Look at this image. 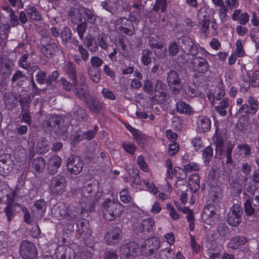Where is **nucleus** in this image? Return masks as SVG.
Returning <instances> with one entry per match:
<instances>
[{"label":"nucleus","instance_id":"nucleus-1","mask_svg":"<svg viewBox=\"0 0 259 259\" xmlns=\"http://www.w3.org/2000/svg\"><path fill=\"white\" fill-rule=\"evenodd\" d=\"M213 139L215 146V151L220 154L221 158H226V163L232 164L233 145L228 141L226 131L217 128Z\"/></svg>","mask_w":259,"mask_h":259},{"label":"nucleus","instance_id":"nucleus-2","mask_svg":"<svg viewBox=\"0 0 259 259\" xmlns=\"http://www.w3.org/2000/svg\"><path fill=\"white\" fill-rule=\"evenodd\" d=\"M127 245L130 253L136 257L142 254H153L155 250L159 248L160 241L156 238H149L145 241L143 245L131 242Z\"/></svg>","mask_w":259,"mask_h":259},{"label":"nucleus","instance_id":"nucleus-3","mask_svg":"<svg viewBox=\"0 0 259 259\" xmlns=\"http://www.w3.org/2000/svg\"><path fill=\"white\" fill-rule=\"evenodd\" d=\"M236 104L240 106L237 114L243 117H248L254 115L259 109V102L252 96L247 98L244 103L241 98H237Z\"/></svg>","mask_w":259,"mask_h":259},{"label":"nucleus","instance_id":"nucleus-4","mask_svg":"<svg viewBox=\"0 0 259 259\" xmlns=\"http://www.w3.org/2000/svg\"><path fill=\"white\" fill-rule=\"evenodd\" d=\"M103 215L107 221L113 220L120 215L123 211L124 206L118 201H113L106 199L103 203Z\"/></svg>","mask_w":259,"mask_h":259},{"label":"nucleus","instance_id":"nucleus-5","mask_svg":"<svg viewBox=\"0 0 259 259\" xmlns=\"http://www.w3.org/2000/svg\"><path fill=\"white\" fill-rule=\"evenodd\" d=\"M81 194L85 198V202L92 205L96 203L102 196V193L99 191V185L96 183L85 184L82 188Z\"/></svg>","mask_w":259,"mask_h":259},{"label":"nucleus","instance_id":"nucleus-6","mask_svg":"<svg viewBox=\"0 0 259 259\" xmlns=\"http://www.w3.org/2000/svg\"><path fill=\"white\" fill-rule=\"evenodd\" d=\"M83 163L81 158L77 155H72L68 157L66 169L71 174L77 175L80 174L83 168Z\"/></svg>","mask_w":259,"mask_h":259},{"label":"nucleus","instance_id":"nucleus-7","mask_svg":"<svg viewBox=\"0 0 259 259\" xmlns=\"http://www.w3.org/2000/svg\"><path fill=\"white\" fill-rule=\"evenodd\" d=\"M166 81L172 94L176 95L181 92L182 89L181 80L176 71L171 70L168 73Z\"/></svg>","mask_w":259,"mask_h":259},{"label":"nucleus","instance_id":"nucleus-8","mask_svg":"<svg viewBox=\"0 0 259 259\" xmlns=\"http://www.w3.org/2000/svg\"><path fill=\"white\" fill-rule=\"evenodd\" d=\"M62 121V117L57 115L51 116L47 120L44 122V128L47 132L55 133L56 134H61L65 132V130L61 131L60 128V122Z\"/></svg>","mask_w":259,"mask_h":259},{"label":"nucleus","instance_id":"nucleus-9","mask_svg":"<svg viewBox=\"0 0 259 259\" xmlns=\"http://www.w3.org/2000/svg\"><path fill=\"white\" fill-rule=\"evenodd\" d=\"M116 31L128 35H132L135 33V27L132 21L122 17L117 19L114 23Z\"/></svg>","mask_w":259,"mask_h":259},{"label":"nucleus","instance_id":"nucleus-10","mask_svg":"<svg viewBox=\"0 0 259 259\" xmlns=\"http://www.w3.org/2000/svg\"><path fill=\"white\" fill-rule=\"evenodd\" d=\"M155 98L160 104L165 103L169 97L166 84L160 80L154 84Z\"/></svg>","mask_w":259,"mask_h":259},{"label":"nucleus","instance_id":"nucleus-11","mask_svg":"<svg viewBox=\"0 0 259 259\" xmlns=\"http://www.w3.org/2000/svg\"><path fill=\"white\" fill-rule=\"evenodd\" d=\"M242 208L238 204H234L228 214L227 222L232 226H237L242 221Z\"/></svg>","mask_w":259,"mask_h":259},{"label":"nucleus","instance_id":"nucleus-12","mask_svg":"<svg viewBox=\"0 0 259 259\" xmlns=\"http://www.w3.org/2000/svg\"><path fill=\"white\" fill-rule=\"evenodd\" d=\"M20 253L23 259H36L37 255L34 244L28 241H24L22 243Z\"/></svg>","mask_w":259,"mask_h":259},{"label":"nucleus","instance_id":"nucleus-13","mask_svg":"<svg viewBox=\"0 0 259 259\" xmlns=\"http://www.w3.org/2000/svg\"><path fill=\"white\" fill-rule=\"evenodd\" d=\"M178 43L182 44V50L187 54L196 55L199 51L198 47L195 45L192 39L188 36H183L180 38Z\"/></svg>","mask_w":259,"mask_h":259},{"label":"nucleus","instance_id":"nucleus-14","mask_svg":"<svg viewBox=\"0 0 259 259\" xmlns=\"http://www.w3.org/2000/svg\"><path fill=\"white\" fill-rule=\"evenodd\" d=\"M49 188L51 193L54 195L62 194L65 188V178L60 175L53 177L51 181Z\"/></svg>","mask_w":259,"mask_h":259},{"label":"nucleus","instance_id":"nucleus-15","mask_svg":"<svg viewBox=\"0 0 259 259\" xmlns=\"http://www.w3.org/2000/svg\"><path fill=\"white\" fill-rule=\"evenodd\" d=\"M73 92L75 95L81 101H86L90 97L88 85L79 84L77 80L73 81Z\"/></svg>","mask_w":259,"mask_h":259},{"label":"nucleus","instance_id":"nucleus-16","mask_svg":"<svg viewBox=\"0 0 259 259\" xmlns=\"http://www.w3.org/2000/svg\"><path fill=\"white\" fill-rule=\"evenodd\" d=\"M122 231L118 227H114L108 232L105 237L106 243L109 245H114L119 242L122 238Z\"/></svg>","mask_w":259,"mask_h":259},{"label":"nucleus","instance_id":"nucleus-17","mask_svg":"<svg viewBox=\"0 0 259 259\" xmlns=\"http://www.w3.org/2000/svg\"><path fill=\"white\" fill-rule=\"evenodd\" d=\"M194 70L198 73H206L209 69L208 61L201 57H196L191 61Z\"/></svg>","mask_w":259,"mask_h":259},{"label":"nucleus","instance_id":"nucleus-18","mask_svg":"<svg viewBox=\"0 0 259 259\" xmlns=\"http://www.w3.org/2000/svg\"><path fill=\"white\" fill-rule=\"evenodd\" d=\"M89 110L94 113H99L104 107V104L98 99L94 98H89L85 101Z\"/></svg>","mask_w":259,"mask_h":259},{"label":"nucleus","instance_id":"nucleus-19","mask_svg":"<svg viewBox=\"0 0 259 259\" xmlns=\"http://www.w3.org/2000/svg\"><path fill=\"white\" fill-rule=\"evenodd\" d=\"M70 114L72 120H75L77 123L85 122L88 119L87 111L80 106L74 107Z\"/></svg>","mask_w":259,"mask_h":259},{"label":"nucleus","instance_id":"nucleus-20","mask_svg":"<svg viewBox=\"0 0 259 259\" xmlns=\"http://www.w3.org/2000/svg\"><path fill=\"white\" fill-rule=\"evenodd\" d=\"M57 255L60 259H73L75 258V252L72 248L62 245L58 247Z\"/></svg>","mask_w":259,"mask_h":259},{"label":"nucleus","instance_id":"nucleus-21","mask_svg":"<svg viewBox=\"0 0 259 259\" xmlns=\"http://www.w3.org/2000/svg\"><path fill=\"white\" fill-rule=\"evenodd\" d=\"M47 208V203L43 200H37L33 205L32 213L35 218L41 219L42 214L46 211Z\"/></svg>","mask_w":259,"mask_h":259},{"label":"nucleus","instance_id":"nucleus-22","mask_svg":"<svg viewBox=\"0 0 259 259\" xmlns=\"http://www.w3.org/2000/svg\"><path fill=\"white\" fill-rule=\"evenodd\" d=\"M62 163V160L58 156L55 155L51 156L48 160V169L51 175L55 174Z\"/></svg>","mask_w":259,"mask_h":259},{"label":"nucleus","instance_id":"nucleus-23","mask_svg":"<svg viewBox=\"0 0 259 259\" xmlns=\"http://www.w3.org/2000/svg\"><path fill=\"white\" fill-rule=\"evenodd\" d=\"M231 17L233 21H237L241 25H246L249 22L250 18L247 12L241 13L240 9L235 10Z\"/></svg>","mask_w":259,"mask_h":259},{"label":"nucleus","instance_id":"nucleus-24","mask_svg":"<svg viewBox=\"0 0 259 259\" xmlns=\"http://www.w3.org/2000/svg\"><path fill=\"white\" fill-rule=\"evenodd\" d=\"M67 207L64 204H55L51 209L52 214L58 220L66 217Z\"/></svg>","mask_w":259,"mask_h":259},{"label":"nucleus","instance_id":"nucleus-25","mask_svg":"<svg viewBox=\"0 0 259 259\" xmlns=\"http://www.w3.org/2000/svg\"><path fill=\"white\" fill-rule=\"evenodd\" d=\"M176 107L177 112L181 114H186L190 115L195 112V111L189 104L181 100H179L176 103Z\"/></svg>","mask_w":259,"mask_h":259},{"label":"nucleus","instance_id":"nucleus-26","mask_svg":"<svg viewBox=\"0 0 259 259\" xmlns=\"http://www.w3.org/2000/svg\"><path fill=\"white\" fill-rule=\"evenodd\" d=\"M197 127L200 132L205 133L209 131L211 128L210 119L205 116L198 117L197 121Z\"/></svg>","mask_w":259,"mask_h":259},{"label":"nucleus","instance_id":"nucleus-27","mask_svg":"<svg viewBox=\"0 0 259 259\" xmlns=\"http://www.w3.org/2000/svg\"><path fill=\"white\" fill-rule=\"evenodd\" d=\"M148 45L152 50H154V49L160 50L161 53L158 55L160 58L164 57L166 56V49H164V50L162 49L163 47V43L158 41L156 36L149 37Z\"/></svg>","mask_w":259,"mask_h":259},{"label":"nucleus","instance_id":"nucleus-28","mask_svg":"<svg viewBox=\"0 0 259 259\" xmlns=\"http://www.w3.org/2000/svg\"><path fill=\"white\" fill-rule=\"evenodd\" d=\"M182 90L183 98L186 99L194 98L198 95L196 88L194 85H185Z\"/></svg>","mask_w":259,"mask_h":259},{"label":"nucleus","instance_id":"nucleus-29","mask_svg":"<svg viewBox=\"0 0 259 259\" xmlns=\"http://www.w3.org/2000/svg\"><path fill=\"white\" fill-rule=\"evenodd\" d=\"M82 12H81V7L78 9L71 8L68 12V17L71 22L77 24L82 21L81 18Z\"/></svg>","mask_w":259,"mask_h":259},{"label":"nucleus","instance_id":"nucleus-30","mask_svg":"<svg viewBox=\"0 0 259 259\" xmlns=\"http://www.w3.org/2000/svg\"><path fill=\"white\" fill-rule=\"evenodd\" d=\"M40 49L42 53L48 58H51L58 50L57 45L54 42L47 46L41 45Z\"/></svg>","mask_w":259,"mask_h":259},{"label":"nucleus","instance_id":"nucleus-31","mask_svg":"<svg viewBox=\"0 0 259 259\" xmlns=\"http://www.w3.org/2000/svg\"><path fill=\"white\" fill-rule=\"evenodd\" d=\"M229 105V100L227 98H224L221 100L217 105L214 107L215 111L221 116L227 115V109Z\"/></svg>","mask_w":259,"mask_h":259},{"label":"nucleus","instance_id":"nucleus-32","mask_svg":"<svg viewBox=\"0 0 259 259\" xmlns=\"http://www.w3.org/2000/svg\"><path fill=\"white\" fill-rule=\"evenodd\" d=\"M240 91L242 93H245L248 91L250 87V77L247 73H243L240 80Z\"/></svg>","mask_w":259,"mask_h":259},{"label":"nucleus","instance_id":"nucleus-33","mask_svg":"<svg viewBox=\"0 0 259 259\" xmlns=\"http://www.w3.org/2000/svg\"><path fill=\"white\" fill-rule=\"evenodd\" d=\"M154 225V221L152 218H148L143 220L139 226L140 232L146 234L150 232Z\"/></svg>","mask_w":259,"mask_h":259},{"label":"nucleus","instance_id":"nucleus-34","mask_svg":"<svg viewBox=\"0 0 259 259\" xmlns=\"http://www.w3.org/2000/svg\"><path fill=\"white\" fill-rule=\"evenodd\" d=\"M244 199H245V201L244 203V207L245 213L250 216L255 213L256 214V209H257L258 207H255L254 206H252V198H250L248 196L247 198L245 197Z\"/></svg>","mask_w":259,"mask_h":259},{"label":"nucleus","instance_id":"nucleus-35","mask_svg":"<svg viewBox=\"0 0 259 259\" xmlns=\"http://www.w3.org/2000/svg\"><path fill=\"white\" fill-rule=\"evenodd\" d=\"M36 149L40 154H45L49 151L50 146L46 138L42 137L38 139Z\"/></svg>","mask_w":259,"mask_h":259},{"label":"nucleus","instance_id":"nucleus-36","mask_svg":"<svg viewBox=\"0 0 259 259\" xmlns=\"http://www.w3.org/2000/svg\"><path fill=\"white\" fill-rule=\"evenodd\" d=\"M184 171L181 177H178L180 179L183 180L186 179L187 178V172H190L193 171H198L200 169L199 165L194 162H189L188 164H186L184 166Z\"/></svg>","mask_w":259,"mask_h":259},{"label":"nucleus","instance_id":"nucleus-37","mask_svg":"<svg viewBox=\"0 0 259 259\" xmlns=\"http://www.w3.org/2000/svg\"><path fill=\"white\" fill-rule=\"evenodd\" d=\"M46 160L41 157L34 158L31 164V166L37 172H41L46 166Z\"/></svg>","mask_w":259,"mask_h":259},{"label":"nucleus","instance_id":"nucleus-38","mask_svg":"<svg viewBox=\"0 0 259 259\" xmlns=\"http://www.w3.org/2000/svg\"><path fill=\"white\" fill-rule=\"evenodd\" d=\"M24 195L23 188L17 186L12 194L6 195V197L8 199H12L13 201L16 202V204H17L19 201V199H21V197L23 196Z\"/></svg>","mask_w":259,"mask_h":259},{"label":"nucleus","instance_id":"nucleus-39","mask_svg":"<svg viewBox=\"0 0 259 259\" xmlns=\"http://www.w3.org/2000/svg\"><path fill=\"white\" fill-rule=\"evenodd\" d=\"M65 71L72 81L77 79V71L76 65L70 61L65 65Z\"/></svg>","mask_w":259,"mask_h":259},{"label":"nucleus","instance_id":"nucleus-40","mask_svg":"<svg viewBox=\"0 0 259 259\" xmlns=\"http://www.w3.org/2000/svg\"><path fill=\"white\" fill-rule=\"evenodd\" d=\"M89 223L87 220H80L76 223L77 231L81 235L84 234H89L90 230L89 228Z\"/></svg>","mask_w":259,"mask_h":259},{"label":"nucleus","instance_id":"nucleus-41","mask_svg":"<svg viewBox=\"0 0 259 259\" xmlns=\"http://www.w3.org/2000/svg\"><path fill=\"white\" fill-rule=\"evenodd\" d=\"M28 16L33 20L38 21L41 19V16L36 8L28 6L25 10Z\"/></svg>","mask_w":259,"mask_h":259},{"label":"nucleus","instance_id":"nucleus-42","mask_svg":"<svg viewBox=\"0 0 259 259\" xmlns=\"http://www.w3.org/2000/svg\"><path fill=\"white\" fill-rule=\"evenodd\" d=\"M87 71L90 78L93 82L97 83L100 82L101 72L98 69L94 67H89Z\"/></svg>","mask_w":259,"mask_h":259},{"label":"nucleus","instance_id":"nucleus-43","mask_svg":"<svg viewBox=\"0 0 259 259\" xmlns=\"http://www.w3.org/2000/svg\"><path fill=\"white\" fill-rule=\"evenodd\" d=\"M28 76L20 70H17L11 77L12 82H16L18 84H21V82L25 81L28 79Z\"/></svg>","mask_w":259,"mask_h":259},{"label":"nucleus","instance_id":"nucleus-44","mask_svg":"<svg viewBox=\"0 0 259 259\" xmlns=\"http://www.w3.org/2000/svg\"><path fill=\"white\" fill-rule=\"evenodd\" d=\"M67 213L65 218L71 221H75L79 215V209L72 205L67 207Z\"/></svg>","mask_w":259,"mask_h":259},{"label":"nucleus","instance_id":"nucleus-45","mask_svg":"<svg viewBox=\"0 0 259 259\" xmlns=\"http://www.w3.org/2000/svg\"><path fill=\"white\" fill-rule=\"evenodd\" d=\"M6 204L7 205L5 209V211L8 218V220L10 221L15 215L14 212V201H13L12 199H7Z\"/></svg>","mask_w":259,"mask_h":259},{"label":"nucleus","instance_id":"nucleus-46","mask_svg":"<svg viewBox=\"0 0 259 259\" xmlns=\"http://www.w3.org/2000/svg\"><path fill=\"white\" fill-rule=\"evenodd\" d=\"M152 52L149 49L142 51L141 60L144 66H147L152 62Z\"/></svg>","mask_w":259,"mask_h":259},{"label":"nucleus","instance_id":"nucleus-47","mask_svg":"<svg viewBox=\"0 0 259 259\" xmlns=\"http://www.w3.org/2000/svg\"><path fill=\"white\" fill-rule=\"evenodd\" d=\"M29 57V54H23L18 60L19 65L22 68H23L28 71L31 69V64L27 61Z\"/></svg>","mask_w":259,"mask_h":259},{"label":"nucleus","instance_id":"nucleus-48","mask_svg":"<svg viewBox=\"0 0 259 259\" xmlns=\"http://www.w3.org/2000/svg\"><path fill=\"white\" fill-rule=\"evenodd\" d=\"M12 67V63L9 62L2 63L0 66V73L5 78L9 77L11 74Z\"/></svg>","mask_w":259,"mask_h":259},{"label":"nucleus","instance_id":"nucleus-49","mask_svg":"<svg viewBox=\"0 0 259 259\" xmlns=\"http://www.w3.org/2000/svg\"><path fill=\"white\" fill-rule=\"evenodd\" d=\"M213 154V150L211 147L207 146L203 150L202 153V157L204 159V163L208 165L211 160Z\"/></svg>","mask_w":259,"mask_h":259},{"label":"nucleus","instance_id":"nucleus-50","mask_svg":"<svg viewBox=\"0 0 259 259\" xmlns=\"http://www.w3.org/2000/svg\"><path fill=\"white\" fill-rule=\"evenodd\" d=\"M236 151L239 152V154L242 157H247L251 153V148L250 146L246 144H239L236 148Z\"/></svg>","mask_w":259,"mask_h":259},{"label":"nucleus","instance_id":"nucleus-51","mask_svg":"<svg viewBox=\"0 0 259 259\" xmlns=\"http://www.w3.org/2000/svg\"><path fill=\"white\" fill-rule=\"evenodd\" d=\"M101 6L111 13V14H113L115 10L116 9V4L114 1L111 0H106L101 3Z\"/></svg>","mask_w":259,"mask_h":259},{"label":"nucleus","instance_id":"nucleus-52","mask_svg":"<svg viewBox=\"0 0 259 259\" xmlns=\"http://www.w3.org/2000/svg\"><path fill=\"white\" fill-rule=\"evenodd\" d=\"M247 242V239L244 236H235L230 241L232 248L236 249L241 245H244Z\"/></svg>","mask_w":259,"mask_h":259},{"label":"nucleus","instance_id":"nucleus-53","mask_svg":"<svg viewBox=\"0 0 259 259\" xmlns=\"http://www.w3.org/2000/svg\"><path fill=\"white\" fill-rule=\"evenodd\" d=\"M167 6V0H155L154 5L153 6L152 10L157 12L159 10L162 13L165 12Z\"/></svg>","mask_w":259,"mask_h":259},{"label":"nucleus","instance_id":"nucleus-54","mask_svg":"<svg viewBox=\"0 0 259 259\" xmlns=\"http://www.w3.org/2000/svg\"><path fill=\"white\" fill-rule=\"evenodd\" d=\"M140 146H143L147 139V136L141 131L137 130L132 135Z\"/></svg>","mask_w":259,"mask_h":259},{"label":"nucleus","instance_id":"nucleus-55","mask_svg":"<svg viewBox=\"0 0 259 259\" xmlns=\"http://www.w3.org/2000/svg\"><path fill=\"white\" fill-rule=\"evenodd\" d=\"M81 12H82V14L84 15L83 16L87 17V20L89 23H93L96 20V15L90 10L84 7H81Z\"/></svg>","mask_w":259,"mask_h":259},{"label":"nucleus","instance_id":"nucleus-56","mask_svg":"<svg viewBox=\"0 0 259 259\" xmlns=\"http://www.w3.org/2000/svg\"><path fill=\"white\" fill-rule=\"evenodd\" d=\"M60 36L62 39L63 42L66 45L71 38L72 32L71 29L68 27H64L61 32Z\"/></svg>","mask_w":259,"mask_h":259},{"label":"nucleus","instance_id":"nucleus-57","mask_svg":"<svg viewBox=\"0 0 259 259\" xmlns=\"http://www.w3.org/2000/svg\"><path fill=\"white\" fill-rule=\"evenodd\" d=\"M121 259H134L135 256L133 255L128 248L127 244L122 245L120 250Z\"/></svg>","mask_w":259,"mask_h":259},{"label":"nucleus","instance_id":"nucleus-58","mask_svg":"<svg viewBox=\"0 0 259 259\" xmlns=\"http://www.w3.org/2000/svg\"><path fill=\"white\" fill-rule=\"evenodd\" d=\"M85 46L92 52H95L99 49L98 44L94 41V38L92 36L87 38V40L85 42Z\"/></svg>","mask_w":259,"mask_h":259},{"label":"nucleus","instance_id":"nucleus-59","mask_svg":"<svg viewBox=\"0 0 259 259\" xmlns=\"http://www.w3.org/2000/svg\"><path fill=\"white\" fill-rule=\"evenodd\" d=\"M132 172L133 175H132V173L129 171L128 175L130 177V181L134 185H139L141 184V180L139 177V171L137 168H133Z\"/></svg>","mask_w":259,"mask_h":259},{"label":"nucleus","instance_id":"nucleus-60","mask_svg":"<svg viewBox=\"0 0 259 259\" xmlns=\"http://www.w3.org/2000/svg\"><path fill=\"white\" fill-rule=\"evenodd\" d=\"M99 46L103 50H107L109 47L107 35L104 33L99 34L97 37Z\"/></svg>","mask_w":259,"mask_h":259},{"label":"nucleus","instance_id":"nucleus-61","mask_svg":"<svg viewBox=\"0 0 259 259\" xmlns=\"http://www.w3.org/2000/svg\"><path fill=\"white\" fill-rule=\"evenodd\" d=\"M13 166L12 161L10 163L0 164V175L4 176L8 175L13 169Z\"/></svg>","mask_w":259,"mask_h":259},{"label":"nucleus","instance_id":"nucleus-62","mask_svg":"<svg viewBox=\"0 0 259 259\" xmlns=\"http://www.w3.org/2000/svg\"><path fill=\"white\" fill-rule=\"evenodd\" d=\"M21 110H28L30 107L31 99L29 96L21 97L19 100Z\"/></svg>","mask_w":259,"mask_h":259},{"label":"nucleus","instance_id":"nucleus-63","mask_svg":"<svg viewBox=\"0 0 259 259\" xmlns=\"http://www.w3.org/2000/svg\"><path fill=\"white\" fill-rule=\"evenodd\" d=\"M10 23L12 27H15L19 24L18 17L15 14V11L11 8L9 11Z\"/></svg>","mask_w":259,"mask_h":259},{"label":"nucleus","instance_id":"nucleus-64","mask_svg":"<svg viewBox=\"0 0 259 259\" xmlns=\"http://www.w3.org/2000/svg\"><path fill=\"white\" fill-rule=\"evenodd\" d=\"M91 252L84 249L78 251L75 254V259H91L92 258Z\"/></svg>","mask_w":259,"mask_h":259}]
</instances>
